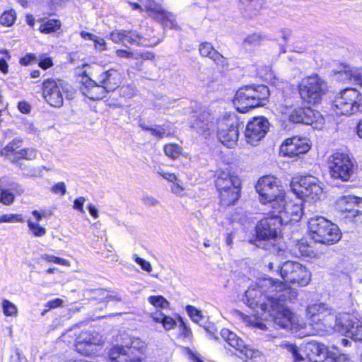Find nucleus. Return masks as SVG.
Wrapping results in <instances>:
<instances>
[{
	"instance_id": "obj_1",
	"label": "nucleus",
	"mask_w": 362,
	"mask_h": 362,
	"mask_svg": "<svg viewBox=\"0 0 362 362\" xmlns=\"http://www.w3.org/2000/svg\"><path fill=\"white\" fill-rule=\"evenodd\" d=\"M279 285L271 277L259 279L256 285L247 288L242 298L243 303L252 309L260 308L268 313L275 325L281 328L297 332L306 329L307 325L300 320L298 316L282 305L275 303L274 293Z\"/></svg>"
},
{
	"instance_id": "obj_2",
	"label": "nucleus",
	"mask_w": 362,
	"mask_h": 362,
	"mask_svg": "<svg viewBox=\"0 0 362 362\" xmlns=\"http://www.w3.org/2000/svg\"><path fill=\"white\" fill-rule=\"evenodd\" d=\"M240 121L235 113L226 112L214 117L209 112H202L192 123L197 132L209 136L216 133L218 140L228 148H233L238 140Z\"/></svg>"
},
{
	"instance_id": "obj_3",
	"label": "nucleus",
	"mask_w": 362,
	"mask_h": 362,
	"mask_svg": "<svg viewBox=\"0 0 362 362\" xmlns=\"http://www.w3.org/2000/svg\"><path fill=\"white\" fill-rule=\"evenodd\" d=\"M286 221L282 216L276 215L273 211L266 218L260 220L256 226L257 247L279 256L283 255L284 250L277 245L276 241L279 229Z\"/></svg>"
},
{
	"instance_id": "obj_4",
	"label": "nucleus",
	"mask_w": 362,
	"mask_h": 362,
	"mask_svg": "<svg viewBox=\"0 0 362 362\" xmlns=\"http://www.w3.org/2000/svg\"><path fill=\"white\" fill-rule=\"evenodd\" d=\"M269 95V90L266 86H245L237 90L233 104L238 112L244 113L250 109L264 105Z\"/></svg>"
},
{
	"instance_id": "obj_5",
	"label": "nucleus",
	"mask_w": 362,
	"mask_h": 362,
	"mask_svg": "<svg viewBox=\"0 0 362 362\" xmlns=\"http://www.w3.org/2000/svg\"><path fill=\"white\" fill-rule=\"evenodd\" d=\"M308 224L311 238L315 242L332 245L341 238L338 226L322 216L310 218Z\"/></svg>"
},
{
	"instance_id": "obj_6",
	"label": "nucleus",
	"mask_w": 362,
	"mask_h": 362,
	"mask_svg": "<svg viewBox=\"0 0 362 362\" xmlns=\"http://www.w3.org/2000/svg\"><path fill=\"white\" fill-rule=\"evenodd\" d=\"M327 84L317 74H312L303 78L298 84L300 98L311 105L319 103L327 91Z\"/></svg>"
},
{
	"instance_id": "obj_7",
	"label": "nucleus",
	"mask_w": 362,
	"mask_h": 362,
	"mask_svg": "<svg viewBox=\"0 0 362 362\" xmlns=\"http://www.w3.org/2000/svg\"><path fill=\"white\" fill-rule=\"evenodd\" d=\"M259 201L263 204H269L273 210L277 205H281L285 192L282 187L278 185V180L273 176L261 177L255 185Z\"/></svg>"
},
{
	"instance_id": "obj_8",
	"label": "nucleus",
	"mask_w": 362,
	"mask_h": 362,
	"mask_svg": "<svg viewBox=\"0 0 362 362\" xmlns=\"http://www.w3.org/2000/svg\"><path fill=\"white\" fill-rule=\"evenodd\" d=\"M332 110L336 115H351L362 112V95L355 88L341 90L332 103Z\"/></svg>"
},
{
	"instance_id": "obj_9",
	"label": "nucleus",
	"mask_w": 362,
	"mask_h": 362,
	"mask_svg": "<svg viewBox=\"0 0 362 362\" xmlns=\"http://www.w3.org/2000/svg\"><path fill=\"white\" fill-rule=\"evenodd\" d=\"M291 188L294 194L306 202H316L322 193V187L318 179L310 175L301 177L298 180L296 178L293 179Z\"/></svg>"
},
{
	"instance_id": "obj_10",
	"label": "nucleus",
	"mask_w": 362,
	"mask_h": 362,
	"mask_svg": "<svg viewBox=\"0 0 362 362\" xmlns=\"http://www.w3.org/2000/svg\"><path fill=\"white\" fill-rule=\"evenodd\" d=\"M145 342L139 338H132L130 345L115 346L109 351L110 362H140Z\"/></svg>"
},
{
	"instance_id": "obj_11",
	"label": "nucleus",
	"mask_w": 362,
	"mask_h": 362,
	"mask_svg": "<svg viewBox=\"0 0 362 362\" xmlns=\"http://www.w3.org/2000/svg\"><path fill=\"white\" fill-rule=\"evenodd\" d=\"M282 279L292 284L305 286L311 281V273L303 264L298 262L286 261L281 267Z\"/></svg>"
},
{
	"instance_id": "obj_12",
	"label": "nucleus",
	"mask_w": 362,
	"mask_h": 362,
	"mask_svg": "<svg viewBox=\"0 0 362 362\" xmlns=\"http://www.w3.org/2000/svg\"><path fill=\"white\" fill-rule=\"evenodd\" d=\"M68 86L62 81L47 79L42 85V93L48 104L54 107H60L64 103V94Z\"/></svg>"
},
{
	"instance_id": "obj_13",
	"label": "nucleus",
	"mask_w": 362,
	"mask_h": 362,
	"mask_svg": "<svg viewBox=\"0 0 362 362\" xmlns=\"http://www.w3.org/2000/svg\"><path fill=\"white\" fill-rule=\"evenodd\" d=\"M133 9L144 8L150 15L158 21H161L163 25L170 28H176L177 23L174 16L165 11L160 4L155 3L152 0H140V3H132Z\"/></svg>"
},
{
	"instance_id": "obj_14",
	"label": "nucleus",
	"mask_w": 362,
	"mask_h": 362,
	"mask_svg": "<svg viewBox=\"0 0 362 362\" xmlns=\"http://www.w3.org/2000/svg\"><path fill=\"white\" fill-rule=\"evenodd\" d=\"M269 122L264 117H253L248 122L245 129V138L247 143L256 146L267 134Z\"/></svg>"
},
{
	"instance_id": "obj_15",
	"label": "nucleus",
	"mask_w": 362,
	"mask_h": 362,
	"mask_svg": "<svg viewBox=\"0 0 362 362\" xmlns=\"http://www.w3.org/2000/svg\"><path fill=\"white\" fill-rule=\"evenodd\" d=\"M289 119L294 123H303L320 129L324 125L321 114L310 107L296 108L290 114Z\"/></svg>"
},
{
	"instance_id": "obj_16",
	"label": "nucleus",
	"mask_w": 362,
	"mask_h": 362,
	"mask_svg": "<svg viewBox=\"0 0 362 362\" xmlns=\"http://www.w3.org/2000/svg\"><path fill=\"white\" fill-rule=\"evenodd\" d=\"M310 147L308 139L293 136L283 141L279 147V155L284 157H297L307 153Z\"/></svg>"
},
{
	"instance_id": "obj_17",
	"label": "nucleus",
	"mask_w": 362,
	"mask_h": 362,
	"mask_svg": "<svg viewBox=\"0 0 362 362\" xmlns=\"http://www.w3.org/2000/svg\"><path fill=\"white\" fill-rule=\"evenodd\" d=\"M103 341L100 334L94 330L82 332L76 338V349L82 355L89 356L95 354V346Z\"/></svg>"
},
{
	"instance_id": "obj_18",
	"label": "nucleus",
	"mask_w": 362,
	"mask_h": 362,
	"mask_svg": "<svg viewBox=\"0 0 362 362\" xmlns=\"http://www.w3.org/2000/svg\"><path fill=\"white\" fill-rule=\"evenodd\" d=\"M281 203L282 204L277 205L273 211H275L276 215L282 216L284 220L287 221L286 222H284V223H286L289 221L288 217H291V219L297 220L300 218L304 213V206L302 200L299 199L296 202L293 201L286 202L284 196Z\"/></svg>"
},
{
	"instance_id": "obj_19",
	"label": "nucleus",
	"mask_w": 362,
	"mask_h": 362,
	"mask_svg": "<svg viewBox=\"0 0 362 362\" xmlns=\"http://www.w3.org/2000/svg\"><path fill=\"white\" fill-rule=\"evenodd\" d=\"M220 335L223 340L239 352L238 356L240 358L247 359L252 358L254 356V351L247 347L235 333L224 328L221 329Z\"/></svg>"
},
{
	"instance_id": "obj_20",
	"label": "nucleus",
	"mask_w": 362,
	"mask_h": 362,
	"mask_svg": "<svg viewBox=\"0 0 362 362\" xmlns=\"http://www.w3.org/2000/svg\"><path fill=\"white\" fill-rule=\"evenodd\" d=\"M329 164L330 175L333 178L348 181L356 168L352 160H336Z\"/></svg>"
},
{
	"instance_id": "obj_21",
	"label": "nucleus",
	"mask_w": 362,
	"mask_h": 362,
	"mask_svg": "<svg viewBox=\"0 0 362 362\" xmlns=\"http://www.w3.org/2000/svg\"><path fill=\"white\" fill-rule=\"evenodd\" d=\"M82 93L93 100H100L105 97L107 91L103 84H100L90 78L88 76H83L81 78Z\"/></svg>"
},
{
	"instance_id": "obj_22",
	"label": "nucleus",
	"mask_w": 362,
	"mask_h": 362,
	"mask_svg": "<svg viewBox=\"0 0 362 362\" xmlns=\"http://www.w3.org/2000/svg\"><path fill=\"white\" fill-rule=\"evenodd\" d=\"M337 320L344 327L347 336L354 341H362V323L358 319L346 314Z\"/></svg>"
},
{
	"instance_id": "obj_23",
	"label": "nucleus",
	"mask_w": 362,
	"mask_h": 362,
	"mask_svg": "<svg viewBox=\"0 0 362 362\" xmlns=\"http://www.w3.org/2000/svg\"><path fill=\"white\" fill-rule=\"evenodd\" d=\"M1 156L13 157L14 158H29L36 157V151L33 148H22L21 141L13 140L1 152Z\"/></svg>"
},
{
	"instance_id": "obj_24",
	"label": "nucleus",
	"mask_w": 362,
	"mask_h": 362,
	"mask_svg": "<svg viewBox=\"0 0 362 362\" xmlns=\"http://www.w3.org/2000/svg\"><path fill=\"white\" fill-rule=\"evenodd\" d=\"M97 80L99 83L103 85L107 92H110L120 86L123 75L118 70L110 69L99 74Z\"/></svg>"
},
{
	"instance_id": "obj_25",
	"label": "nucleus",
	"mask_w": 362,
	"mask_h": 362,
	"mask_svg": "<svg viewBox=\"0 0 362 362\" xmlns=\"http://www.w3.org/2000/svg\"><path fill=\"white\" fill-rule=\"evenodd\" d=\"M110 40L115 43H135L138 45L148 46L144 37L134 31L115 30L110 35Z\"/></svg>"
},
{
	"instance_id": "obj_26",
	"label": "nucleus",
	"mask_w": 362,
	"mask_h": 362,
	"mask_svg": "<svg viewBox=\"0 0 362 362\" xmlns=\"http://www.w3.org/2000/svg\"><path fill=\"white\" fill-rule=\"evenodd\" d=\"M276 285H279L280 286H277V289H276L274 293V296L276 298L274 299L275 303L281 304L284 308L289 310L284 305V303L294 302L298 296L297 291L294 288L286 287V286L279 280H275V286Z\"/></svg>"
},
{
	"instance_id": "obj_27",
	"label": "nucleus",
	"mask_w": 362,
	"mask_h": 362,
	"mask_svg": "<svg viewBox=\"0 0 362 362\" xmlns=\"http://www.w3.org/2000/svg\"><path fill=\"white\" fill-rule=\"evenodd\" d=\"M241 181L238 176L231 174L230 170H220L216 180V187L218 192L224 191L228 186H240Z\"/></svg>"
},
{
	"instance_id": "obj_28",
	"label": "nucleus",
	"mask_w": 362,
	"mask_h": 362,
	"mask_svg": "<svg viewBox=\"0 0 362 362\" xmlns=\"http://www.w3.org/2000/svg\"><path fill=\"white\" fill-rule=\"evenodd\" d=\"M358 197L354 195H345L339 198L337 201L336 206L338 211L341 213H346V218H351L354 221V216L351 214H354V209L356 205Z\"/></svg>"
},
{
	"instance_id": "obj_29",
	"label": "nucleus",
	"mask_w": 362,
	"mask_h": 362,
	"mask_svg": "<svg viewBox=\"0 0 362 362\" xmlns=\"http://www.w3.org/2000/svg\"><path fill=\"white\" fill-rule=\"evenodd\" d=\"M327 348L324 344L316 341H310L305 345L306 356L311 362H318L326 354Z\"/></svg>"
},
{
	"instance_id": "obj_30",
	"label": "nucleus",
	"mask_w": 362,
	"mask_h": 362,
	"mask_svg": "<svg viewBox=\"0 0 362 362\" xmlns=\"http://www.w3.org/2000/svg\"><path fill=\"white\" fill-rule=\"evenodd\" d=\"M307 315L313 318V321H322L325 317L334 318L331 310L322 303L309 305L307 308Z\"/></svg>"
},
{
	"instance_id": "obj_31",
	"label": "nucleus",
	"mask_w": 362,
	"mask_h": 362,
	"mask_svg": "<svg viewBox=\"0 0 362 362\" xmlns=\"http://www.w3.org/2000/svg\"><path fill=\"white\" fill-rule=\"evenodd\" d=\"M241 190L240 186H235L229 191H222L219 193L221 204L223 206H230L235 204L239 199Z\"/></svg>"
},
{
	"instance_id": "obj_32",
	"label": "nucleus",
	"mask_w": 362,
	"mask_h": 362,
	"mask_svg": "<svg viewBox=\"0 0 362 362\" xmlns=\"http://www.w3.org/2000/svg\"><path fill=\"white\" fill-rule=\"evenodd\" d=\"M10 188H1L0 189V196L1 199V203L4 205H11L13 203L15 199L14 194L11 192V190L14 191L18 194H21L23 192V189L21 187L16 184L12 183L9 185Z\"/></svg>"
},
{
	"instance_id": "obj_33",
	"label": "nucleus",
	"mask_w": 362,
	"mask_h": 362,
	"mask_svg": "<svg viewBox=\"0 0 362 362\" xmlns=\"http://www.w3.org/2000/svg\"><path fill=\"white\" fill-rule=\"evenodd\" d=\"M80 36L85 40L92 41L93 47L96 51L103 52L107 49V42L103 37L86 31H81Z\"/></svg>"
},
{
	"instance_id": "obj_34",
	"label": "nucleus",
	"mask_w": 362,
	"mask_h": 362,
	"mask_svg": "<svg viewBox=\"0 0 362 362\" xmlns=\"http://www.w3.org/2000/svg\"><path fill=\"white\" fill-rule=\"evenodd\" d=\"M91 300L98 301L99 303H105L110 300L120 301L121 298L112 295L105 289H96L92 291Z\"/></svg>"
},
{
	"instance_id": "obj_35",
	"label": "nucleus",
	"mask_w": 362,
	"mask_h": 362,
	"mask_svg": "<svg viewBox=\"0 0 362 362\" xmlns=\"http://www.w3.org/2000/svg\"><path fill=\"white\" fill-rule=\"evenodd\" d=\"M151 317L154 322L161 323L165 330H170L176 326V322L173 318L165 315L161 312H156Z\"/></svg>"
},
{
	"instance_id": "obj_36",
	"label": "nucleus",
	"mask_w": 362,
	"mask_h": 362,
	"mask_svg": "<svg viewBox=\"0 0 362 362\" xmlns=\"http://www.w3.org/2000/svg\"><path fill=\"white\" fill-rule=\"evenodd\" d=\"M279 346L290 353L292 355L294 362H300L303 360V357L299 353L298 348L296 344H291L287 341H282Z\"/></svg>"
},
{
	"instance_id": "obj_37",
	"label": "nucleus",
	"mask_w": 362,
	"mask_h": 362,
	"mask_svg": "<svg viewBox=\"0 0 362 362\" xmlns=\"http://www.w3.org/2000/svg\"><path fill=\"white\" fill-rule=\"evenodd\" d=\"M341 75L344 74L345 78L362 86V69L345 70Z\"/></svg>"
},
{
	"instance_id": "obj_38",
	"label": "nucleus",
	"mask_w": 362,
	"mask_h": 362,
	"mask_svg": "<svg viewBox=\"0 0 362 362\" xmlns=\"http://www.w3.org/2000/svg\"><path fill=\"white\" fill-rule=\"evenodd\" d=\"M61 27V22L59 20H49L41 24L39 30L41 33L48 34L55 32Z\"/></svg>"
},
{
	"instance_id": "obj_39",
	"label": "nucleus",
	"mask_w": 362,
	"mask_h": 362,
	"mask_svg": "<svg viewBox=\"0 0 362 362\" xmlns=\"http://www.w3.org/2000/svg\"><path fill=\"white\" fill-rule=\"evenodd\" d=\"M164 151L165 155L171 158H177L183 156L181 147L175 144H166L164 147Z\"/></svg>"
},
{
	"instance_id": "obj_40",
	"label": "nucleus",
	"mask_w": 362,
	"mask_h": 362,
	"mask_svg": "<svg viewBox=\"0 0 362 362\" xmlns=\"http://www.w3.org/2000/svg\"><path fill=\"white\" fill-rule=\"evenodd\" d=\"M16 19V13L13 10L4 12L0 16V23L3 25L11 26Z\"/></svg>"
},
{
	"instance_id": "obj_41",
	"label": "nucleus",
	"mask_w": 362,
	"mask_h": 362,
	"mask_svg": "<svg viewBox=\"0 0 362 362\" xmlns=\"http://www.w3.org/2000/svg\"><path fill=\"white\" fill-rule=\"evenodd\" d=\"M3 313L6 316L16 317L18 314L17 307L8 300L4 299L1 303Z\"/></svg>"
},
{
	"instance_id": "obj_42",
	"label": "nucleus",
	"mask_w": 362,
	"mask_h": 362,
	"mask_svg": "<svg viewBox=\"0 0 362 362\" xmlns=\"http://www.w3.org/2000/svg\"><path fill=\"white\" fill-rule=\"evenodd\" d=\"M148 301L155 308H168L169 302L162 296H151L148 298Z\"/></svg>"
},
{
	"instance_id": "obj_43",
	"label": "nucleus",
	"mask_w": 362,
	"mask_h": 362,
	"mask_svg": "<svg viewBox=\"0 0 362 362\" xmlns=\"http://www.w3.org/2000/svg\"><path fill=\"white\" fill-rule=\"evenodd\" d=\"M27 223L30 230L32 232L34 236L42 237L46 234V228L40 226L37 222H34L32 220L28 219Z\"/></svg>"
},
{
	"instance_id": "obj_44",
	"label": "nucleus",
	"mask_w": 362,
	"mask_h": 362,
	"mask_svg": "<svg viewBox=\"0 0 362 362\" xmlns=\"http://www.w3.org/2000/svg\"><path fill=\"white\" fill-rule=\"evenodd\" d=\"M257 73L262 78L268 81H272L276 78L275 74L270 66H265L264 67L259 66L257 69Z\"/></svg>"
},
{
	"instance_id": "obj_45",
	"label": "nucleus",
	"mask_w": 362,
	"mask_h": 362,
	"mask_svg": "<svg viewBox=\"0 0 362 362\" xmlns=\"http://www.w3.org/2000/svg\"><path fill=\"white\" fill-rule=\"evenodd\" d=\"M186 311L194 322H199L203 318L201 310H198L194 306L187 305Z\"/></svg>"
},
{
	"instance_id": "obj_46",
	"label": "nucleus",
	"mask_w": 362,
	"mask_h": 362,
	"mask_svg": "<svg viewBox=\"0 0 362 362\" xmlns=\"http://www.w3.org/2000/svg\"><path fill=\"white\" fill-rule=\"evenodd\" d=\"M199 52L202 56L211 59L214 53H216L217 51L214 49L210 43L204 42L200 45Z\"/></svg>"
},
{
	"instance_id": "obj_47",
	"label": "nucleus",
	"mask_w": 362,
	"mask_h": 362,
	"mask_svg": "<svg viewBox=\"0 0 362 362\" xmlns=\"http://www.w3.org/2000/svg\"><path fill=\"white\" fill-rule=\"evenodd\" d=\"M23 222L21 215L19 214H3L0 216V223Z\"/></svg>"
},
{
	"instance_id": "obj_48",
	"label": "nucleus",
	"mask_w": 362,
	"mask_h": 362,
	"mask_svg": "<svg viewBox=\"0 0 362 362\" xmlns=\"http://www.w3.org/2000/svg\"><path fill=\"white\" fill-rule=\"evenodd\" d=\"M144 129H146L151 132V134L158 138H163V136H167L170 134L169 132H166L164 127L161 126H155L154 127H143Z\"/></svg>"
},
{
	"instance_id": "obj_49",
	"label": "nucleus",
	"mask_w": 362,
	"mask_h": 362,
	"mask_svg": "<svg viewBox=\"0 0 362 362\" xmlns=\"http://www.w3.org/2000/svg\"><path fill=\"white\" fill-rule=\"evenodd\" d=\"M41 258L48 262H53L57 264L64 265V266H69V262L68 260L65 259H62L60 257H55L54 255H49L47 254L42 255Z\"/></svg>"
},
{
	"instance_id": "obj_50",
	"label": "nucleus",
	"mask_w": 362,
	"mask_h": 362,
	"mask_svg": "<svg viewBox=\"0 0 362 362\" xmlns=\"http://www.w3.org/2000/svg\"><path fill=\"white\" fill-rule=\"evenodd\" d=\"M115 54L119 58L138 59V54L136 52L127 49H117Z\"/></svg>"
},
{
	"instance_id": "obj_51",
	"label": "nucleus",
	"mask_w": 362,
	"mask_h": 362,
	"mask_svg": "<svg viewBox=\"0 0 362 362\" xmlns=\"http://www.w3.org/2000/svg\"><path fill=\"white\" fill-rule=\"evenodd\" d=\"M133 259L139 264L140 265L141 268L147 272H151L152 271V267L151 265V263L139 257L137 255H133Z\"/></svg>"
},
{
	"instance_id": "obj_52",
	"label": "nucleus",
	"mask_w": 362,
	"mask_h": 362,
	"mask_svg": "<svg viewBox=\"0 0 362 362\" xmlns=\"http://www.w3.org/2000/svg\"><path fill=\"white\" fill-rule=\"evenodd\" d=\"M354 211V214H351L352 216H354V221L362 222V199L358 197L356 205Z\"/></svg>"
},
{
	"instance_id": "obj_53",
	"label": "nucleus",
	"mask_w": 362,
	"mask_h": 362,
	"mask_svg": "<svg viewBox=\"0 0 362 362\" xmlns=\"http://www.w3.org/2000/svg\"><path fill=\"white\" fill-rule=\"evenodd\" d=\"M50 191L54 194L63 196L66 192V185L63 182H57L50 188Z\"/></svg>"
},
{
	"instance_id": "obj_54",
	"label": "nucleus",
	"mask_w": 362,
	"mask_h": 362,
	"mask_svg": "<svg viewBox=\"0 0 362 362\" xmlns=\"http://www.w3.org/2000/svg\"><path fill=\"white\" fill-rule=\"evenodd\" d=\"M155 170L161 175L164 179L167 180L172 183L175 182L177 180V177L174 173H170L163 170L160 167H158L155 169Z\"/></svg>"
},
{
	"instance_id": "obj_55",
	"label": "nucleus",
	"mask_w": 362,
	"mask_h": 362,
	"mask_svg": "<svg viewBox=\"0 0 362 362\" xmlns=\"http://www.w3.org/2000/svg\"><path fill=\"white\" fill-rule=\"evenodd\" d=\"M341 357L337 356L336 354L326 351L322 358L318 362H340Z\"/></svg>"
},
{
	"instance_id": "obj_56",
	"label": "nucleus",
	"mask_w": 362,
	"mask_h": 362,
	"mask_svg": "<svg viewBox=\"0 0 362 362\" xmlns=\"http://www.w3.org/2000/svg\"><path fill=\"white\" fill-rule=\"evenodd\" d=\"M141 201L144 204L148 206H155L158 204V201L153 197L144 194L141 197Z\"/></svg>"
},
{
	"instance_id": "obj_57",
	"label": "nucleus",
	"mask_w": 362,
	"mask_h": 362,
	"mask_svg": "<svg viewBox=\"0 0 362 362\" xmlns=\"http://www.w3.org/2000/svg\"><path fill=\"white\" fill-rule=\"evenodd\" d=\"M38 65L43 69H47L53 65L52 60L50 57L42 55L40 57Z\"/></svg>"
},
{
	"instance_id": "obj_58",
	"label": "nucleus",
	"mask_w": 362,
	"mask_h": 362,
	"mask_svg": "<svg viewBox=\"0 0 362 362\" xmlns=\"http://www.w3.org/2000/svg\"><path fill=\"white\" fill-rule=\"evenodd\" d=\"M211 59H212L217 65H219L222 67H225L228 64L226 58H225L218 52H216V53H214V55Z\"/></svg>"
},
{
	"instance_id": "obj_59",
	"label": "nucleus",
	"mask_w": 362,
	"mask_h": 362,
	"mask_svg": "<svg viewBox=\"0 0 362 362\" xmlns=\"http://www.w3.org/2000/svg\"><path fill=\"white\" fill-rule=\"evenodd\" d=\"M120 95L124 97H132L134 95L135 89L132 85L122 86L119 89Z\"/></svg>"
},
{
	"instance_id": "obj_60",
	"label": "nucleus",
	"mask_w": 362,
	"mask_h": 362,
	"mask_svg": "<svg viewBox=\"0 0 362 362\" xmlns=\"http://www.w3.org/2000/svg\"><path fill=\"white\" fill-rule=\"evenodd\" d=\"M18 110L23 114H29L31 112L32 106L29 103L23 100L18 103Z\"/></svg>"
},
{
	"instance_id": "obj_61",
	"label": "nucleus",
	"mask_w": 362,
	"mask_h": 362,
	"mask_svg": "<svg viewBox=\"0 0 362 362\" xmlns=\"http://www.w3.org/2000/svg\"><path fill=\"white\" fill-rule=\"evenodd\" d=\"M85 202L86 199L83 197H79L78 198L76 199L74 202V209L79 211L81 213H84L85 211L83 206Z\"/></svg>"
},
{
	"instance_id": "obj_62",
	"label": "nucleus",
	"mask_w": 362,
	"mask_h": 362,
	"mask_svg": "<svg viewBox=\"0 0 362 362\" xmlns=\"http://www.w3.org/2000/svg\"><path fill=\"white\" fill-rule=\"evenodd\" d=\"M10 362H27V360L21 354L19 350L16 349L14 354L11 356Z\"/></svg>"
},
{
	"instance_id": "obj_63",
	"label": "nucleus",
	"mask_w": 362,
	"mask_h": 362,
	"mask_svg": "<svg viewBox=\"0 0 362 362\" xmlns=\"http://www.w3.org/2000/svg\"><path fill=\"white\" fill-rule=\"evenodd\" d=\"M136 53L138 54V59H150L152 60L154 58V54L152 52H136Z\"/></svg>"
},
{
	"instance_id": "obj_64",
	"label": "nucleus",
	"mask_w": 362,
	"mask_h": 362,
	"mask_svg": "<svg viewBox=\"0 0 362 362\" xmlns=\"http://www.w3.org/2000/svg\"><path fill=\"white\" fill-rule=\"evenodd\" d=\"M23 129L30 134H36L37 132V128L32 122H26L24 124Z\"/></svg>"
}]
</instances>
